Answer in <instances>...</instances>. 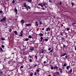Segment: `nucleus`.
Segmentation results:
<instances>
[{
	"mask_svg": "<svg viewBox=\"0 0 76 76\" xmlns=\"http://www.w3.org/2000/svg\"><path fill=\"white\" fill-rule=\"evenodd\" d=\"M61 36H63V34L62 33L61 34Z\"/></svg>",
	"mask_w": 76,
	"mask_h": 76,
	"instance_id": "obj_58",
	"label": "nucleus"
},
{
	"mask_svg": "<svg viewBox=\"0 0 76 76\" xmlns=\"http://www.w3.org/2000/svg\"><path fill=\"white\" fill-rule=\"evenodd\" d=\"M1 47L2 48H4V45H2Z\"/></svg>",
	"mask_w": 76,
	"mask_h": 76,
	"instance_id": "obj_33",
	"label": "nucleus"
},
{
	"mask_svg": "<svg viewBox=\"0 0 76 76\" xmlns=\"http://www.w3.org/2000/svg\"><path fill=\"white\" fill-rule=\"evenodd\" d=\"M71 4L72 5V6H75V5L74 4V3L73 2L71 3Z\"/></svg>",
	"mask_w": 76,
	"mask_h": 76,
	"instance_id": "obj_25",
	"label": "nucleus"
},
{
	"mask_svg": "<svg viewBox=\"0 0 76 76\" xmlns=\"http://www.w3.org/2000/svg\"><path fill=\"white\" fill-rule=\"evenodd\" d=\"M28 7L29 9H31V7H30L28 6Z\"/></svg>",
	"mask_w": 76,
	"mask_h": 76,
	"instance_id": "obj_48",
	"label": "nucleus"
},
{
	"mask_svg": "<svg viewBox=\"0 0 76 76\" xmlns=\"http://www.w3.org/2000/svg\"><path fill=\"white\" fill-rule=\"evenodd\" d=\"M43 63H46V61H44L43 62Z\"/></svg>",
	"mask_w": 76,
	"mask_h": 76,
	"instance_id": "obj_59",
	"label": "nucleus"
},
{
	"mask_svg": "<svg viewBox=\"0 0 76 76\" xmlns=\"http://www.w3.org/2000/svg\"><path fill=\"white\" fill-rule=\"evenodd\" d=\"M48 39H45V41H48Z\"/></svg>",
	"mask_w": 76,
	"mask_h": 76,
	"instance_id": "obj_28",
	"label": "nucleus"
},
{
	"mask_svg": "<svg viewBox=\"0 0 76 76\" xmlns=\"http://www.w3.org/2000/svg\"><path fill=\"white\" fill-rule=\"evenodd\" d=\"M37 72H39V69H38L37 70Z\"/></svg>",
	"mask_w": 76,
	"mask_h": 76,
	"instance_id": "obj_27",
	"label": "nucleus"
},
{
	"mask_svg": "<svg viewBox=\"0 0 76 76\" xmlns=\"http://www.w3.org/2000/svg\"><path fill=\"white\" fill-rule=\"evenodd\" d=\"M0 74H1L2 75H3V71H0Z\"/></svg>",
	"mask_w": 76,
	"mask_h": 76,
	"instance_id": "obj_19",
	"label": "nucleus"
},
{
	"mask_svg": "<svg viewBox=\"0 0 76 76\" xmlns=\"http://www.w3.org/2000/svg\"><path fill=\"white\" fill-rule=\"evenodd\" d=\"M29 57H30V58H32V56H29Z\"/></svg>",
	"mask_w": 76,
	"mask_h": 76,
	"instance_id": "obj_61",
	"label": "nucleus"
},
{
	"mask_svg": "<svg viewBox=\"0 0 76 76\" xmlns=\"http://www.w3.org/2000/svg\"><path fill=\"white\" fill-rule=\"evenodd\" d=\"M37 75V72H35V73H34V75Z\"/></svg>",
	"mask_w": 76,
	"mask_h": 76,
	"instance_id": "obj_52",
	"label": "nucleus"
},
{
	"mask_svg": "<svg viewBox=\"0 0 76 76\" xmlns=\"http://www.w3.org/2000/svg\"><path fill=\"white\" fill-rule=\"evenodd\" d=\"M32 1V0H28V2H31V1Z\"/></svg>",
	"mask_w": 76,
	"mask_h": 76,
	"instance_id": "obj_37",
	"label": "nucleus"
},
{
	"mask_svg": "<svg viewBox=\"0 0 76 76\" xmlns=\"http://www.w3.org/2000/svg\"><path fill=\"white\" fill-rule=\"evenodd\" d=\"M51 69H52V70H53V69H54V67H51Z\"/></svg>",
	"mask_w": 76,
	"mask_h": 76,
	"instance_id": "obj_35",
	"label": "nucleus"
},
{
	"mask_svg": "<svg viewBox=\"0 0 76 76\" xmlns=\"http://www.w3.org/2000/svg\"><path fill=\"white\" fill-rule=\"evenodd\" d=\"M12 55L14 56V54L13 53H12Z\"/></svg>",
	"mask_w": 76,
	"mask_h": 76,
	"instance_id": "obj_57",
	"label": "nucleus"
},
{
	"mask_svg": "<svg viewBox=\"0 0 76 76\" xmlns=\"http://www.w3.org/2000/svg\"><path fill=\"white\" fill-rule=\"evenodd\" d=\"M34 50V48H30V51H33Z\"/></svg>",
	"mask_w": 76,
	"mask_h": 76,
	"instance_id": "obj_6",
	"label": "nucleus"
},
{
	"mask_svg": "<svg viewBox=\"0 0 76 76\" xmlns=\"http://www.w3.org/2000/svg\"><path fill=\"white\" fill-rule=\"evenodd\" d=\"M56 73H57V74H58V75H59V74L60 73V72H56Z\"/></svg>",
	"mask_w": 76,
	"mask_h": 76,
	"instance_id": "obj_20",
	"label": "nucleus"
},
{
	"mask_svg": "<svg viewBox=\"0 0 76 76\" xmlns=\"http://www.w3.org/2000/svg\"><path fill=\"white\" fill-rule=\"evenodd\" d=\"M67 66V64H64L63 65V66H64V67H65V66Z\"/></svg>",
	"mask_w": 76,
	"mask_h": 76,
	"instance_id": "obj_22",
	"label": "nucleus"
},
{
	"mask_svg": "<svg viewBox=\"0 0 76 76\" xmlns=\"http://www.w3.org/2000/svg\"><path fill=\"white\" fill-rule=\"evenodd\" d=\"M60 72L61 73H63V71H61V70H60Z\"/></svg>",
	"mask_w": 76,
	"mask_h": 76,
	"instance_id": "obj_45",
	"label": "nucleus"
},
{
	"mask_svg": "<svg viewBox=\"0 0 76 76\" xmlns=\"http://www.w3.org/2000/svg\"><path fill=\"white\" fill-rule=\"evenodd\" d=\"M69 67H66V69H69Z\"/></svg>",
	"mask_w": 76,
	"mask_h": 76,
	"instance_id": "obj_54",
	"label": "nucleus"
},
{
	"mask_svg": "<svg viewBox=\"0 0 76 76\" xmlns=\"http://www.w3.org/2000/svg\"><path fill=\"white\" fill-rule=\"evenodd\" d=\"M23 31H21L20 34V37H22V36H23Z\"/></svg>",
	"mask_w": 76,
	"mask_h": 76,
	"instance_id": "obj_3",
	"label": "nucleus"
},
{
	"mask_svg": "<svg viewBox=\"0 0 76 76\" xmlns=\"http://www.w3.org/2000/svg\"><path fill=\"white\" fill-rule=\"evenodd\" d=\"M23 67H20V70H21L22 69H23Z\"/></svg>",
	"mask_w": 76,
	"mask_h": 76,
	"instance_id": "obj_49",
	"label": "nucleus"
},
{
	"mask_svg": "<svg viewBox=\"0 0 76 76\" xmlns=\"http://www.w3.org/2000/svg\"><path fill=\"white\" fill-rule=\"evenodd\" d=\"M75 50H76V48L75 47Z\"/></svg>",
	"mask_w": 76,
	"mask_h": 76,
	"instance_id": "obj_64",
	"label": "nucleus"
},
{
	"mask_svg": "<svg viewBox=\"0 0 76 76\" xmlns=\"http://www.w3.org/2000/svg\"><path fill=\"white\" fill-rule=\"evenodd\" d=\"M32 75H33V73H31V74H30V76H32Z\"/></svg>",
	"mask_w": 76,
	"mask_h": 76,
	"instance_id": "obj_32",
	"label": "nucleus"
},
{
	"mask_svg": "<svg viewBox=\"0 0 76 76\" xmlns=\"http://www.w3.org/2000/svg\"><path fill=\"white\" fill-rule=\"evenodd\" d=\"M39 35H41L42 37L43 36V34L42 33H40L39 34Z\"/></svg>",
	"mask_w": 76,
	"mask_h": 76,
	"instance_id": "obj_18",
	"label": "nucleus"
},
{
	"mask_svg": "<svg viewBox=\"0 0 76 76\" xmlns=\"http://www.w3.org/2000/svg\"><path fill=\"white\" fill-rule=\"evenodd\" d=\"M48 3L47 2H44L43 4V6H45V8H47L48 6V5L47 4Z\"/></svg>",
	"mask_w": 76,
	"mask_h": 76,
	"instance_id": "obj_1",
	"label": "nucleus"
},
{
	"mask_svg": "<svg viewBox=\"0 0 76 76\" xmlns=\"http://www.w3.org/2000/svg\"><path fill=\"white\" fill-rule=\"evenodd\" d=\"M49 2H50V3H53V1H51V0H49Z\"/></svg>",
	"mask_w": 76,
	"mask_h": 76,
	"instance_id": "obj_31",
	"label": "nucleus"
},
{
	"mask_svg": "<svg viewBox=\"0 0 76 76\" xmlns=\"http://www.w3.org/2000/svg\"><path fill=\"white\" fill-rule=\"evenodd\" d=\"M21 22L22 23H25V22H24V20H21Z\"/></svg>",
	"mask_w": 76,
	"mask_h": 76,
	"instance_id": "obj_12",
	"label": "nucleus"
},
{
	"mask_svg": "<svg viewBox=\"0 0 76 76\" xmlns=\"http://www.w3.org/2000/svg\"><path fill=\"white\" fill-rule=\"evenodd\" d=\"M26 7V8L27 10H28V7Z\"/></svg>",
	"mask_w": 76,
	"mask_h": 76,
	"instance_id": "obj_46",
	"label": "nucleus"
},
{
	"mask_svg": "<svg viewBox=\"0 0 76 76\" xmlns=\"http://www.w3.org/2000/svg\"><path fill=\"white\" fill-rule=\"evenodd\" d=\"M75 24H76V23H72V25H75Z\"/></svg>",
	"mask_w": 76,
	"mask_h": 76,
	"instance_id": "obj_55",
	"label": "nucleus"
},
{
	"mask_svg": "<svg viewBox=\"0 0 76 76\" xmlns=\"http://www.w3.org/2000/svg\"><path fill=\"white\" fill-rule=\"evenodd\" d=\"M31 24H26V25L27 26H31Z\"/></svg>",
	"mask_w": 76,
	"mask_h": 76,
	"instance_id": "obj_10",
	"label": "nucleus"
},
{
	"mask_svg": "<svg viewBox=\"0 0 76 76\" xmlns=\"http://www.w3.org/2000/svg\"><path fill=\"white\" fill-rule=\"evenodd\" d=\"M67 57H68L67 56H65V58H67Z\"/></svg>",
	"mask_w": 76,
	"mask_h": 76,
	"instance_id": "obj_53",
	"label": "nucleus"
},
{
	"mask_svg": "<svg viewBox=\"0 0 76 76\" xmlns=\"http://www.w3.org/2000/svg\"><path fill=\"white\" fill-rule=\"evenodd\" d=\"M37 64H35V65H34V67H36V66H37Z\"/></svg>",
	"mask_w": 76,
	"mask_h": 76,
	"instance_id": "obj_56",
	"label": "nucleus"
},
{
	"mask_svg": "<svg viewBox=\"0 0 76 76\" xmlns=\"http://www.w3.org/2000/svg\"><path fill=\"white\" fill-rule=\"evenodd\" d=\"M50 31V28H48L46 29V31Z\"/></svg>",
	"mask_w": 76,
	"mask_h": 76,
	"instance_id": "obj_8",
	"label": "nucleus"
},
{
	"mask_svg": "<svg viewBox=\"0 0 76 76\" xmlns=\"http://www.w3.org/2000/svg\"><path fill=\"white\" fill-rule=\"evenodd\" d=\"M51 48H49L48 49V50L49 51H50V50H51Z\"/></svg>",
	"mask_w": 76,
	"mask_h": 76,
	"instance_id": "obj_39",
	"label": "nucleus"
},
{
	"mask_svg": "<svg viewBox=\"0 0 76 76\" xmlns=\"http://www.w3.org/2000/svg\"><path fill=\"white\" fill-rule=\"evenodd\" d=\"M0 49L1 51H3V49H2V48H0Z\"/></svg>",
	"mask_w": 76,
	"mask_h": 76,
	"instance_id": "obj_21",
	"label": "nucleus"
},
{
	"mask_svg": "<svg viewBox=\"0 0 76 76\" xmlns=\"http://www.w3.org/2000/svg\"><path fill=\"white\" fill-rule=\"evenodd\" d=\"M69 30H70V28H66V31H69Z\"/></svg>",
	"mask_w": 76,
	"mask_h": 76,
	"instance_id": "obj_26",
	"label": "nucleus"
},
{
	"mask_svg": "<svg viewBox=\"0 0 76 76\" xmlns=\"http://www.w3.org/2000/svg\"><path fill=\"white\" fill-rule=\"evenodd\" d=\"M6 17H5L4 18L1 20V22L2 23H3V21H6Z\"/></svg>",
	"mask_w": 76,
	"mask_h": 76,
	"instance_id": "obj_2",
	"label": "nucleus"
},
{
	"mask_svg": "<svg viewBox=\"0 0 76 76\" xmlns=\"http://www.w3.org/2000/svg\"><path fill=\"white\" fill-rule=\"evenodd\" d=\"M71 72H72V69L70 70V72H69L70 73Z\"/></svg>",
	"mask_w": 76,
	"mask_h": 76,
	"instance_id": "obj_29",
	"label": "nucleus"
},
{
	"mask_svg": "<svg viewBox=\"0 0 76 76\" xmlns=\"http://www.w3.org/2000/svg\"><path fill=\"white\" fill-rule=\"evenodd\" d=\"M26 50V49H23V51H25V50Z\"/></svg>",
	"mask_w": 76,
	"mask_h": 76,
	"instance_id": "obj_42",
	"label": "nucleus"
},
{
	"mask_svg": "<svg viewBox=\"0 0 76 76\" xmlns=\"http://www.w3.org/2000/svg\"><path fill=\"white\" fill-rule=\"evenodd\" d=\"M0 13H3V11L1 10H0Z\"/></svg>",
	"mask_w": 76,
	"mask_h": 76,
	"instance_id": "obj_36",
	"label": "nucleus"
},
{
	"mask_svg": "<svg viewBox=\"0 0 76 76\" xmlns=\"http://www.w3.org/2000/svg\"><path fill=\"white\" fill-rule=\"evenodd\" d=\"M67 54L66 53H64L63 54L60 56L61 57H63V56H65L66 55H67Z\"/></svg>",
	"mask_w": 76,
	"mask_h": 76,
	"instance_id": "obj_4",
	"label": "nucleus"
},
{
	"mask_svg": "<svg viewBox=\"0 0 76 76\" xmlns=\"http://www.w3.org/2000/svg\"><path fill=\"white\" fill-rule=\"evenodd\" d=\"M14 33H15L16 35H18V33L17 32V31H14Z\"/></svg>",
	"mask_w": 76,
	"mask_h": 76,
	"instance_id": "obj_14",
	"label": "nucleus"
},
{
	"mask_svg": "<svg viewBox=\"0 0 76 76\" xmlns=\"http://www.w3.org/2000/svg\"><path fill=\"white\" fill-rule=\"evenodd\" d=\"M53 49H52V50H51L50 51V52H49V53H50V52H53Z\"/></svg>",
	"mask_w": 76,
	"mask_h": 76,
	"instance_id": "obj_24",
	"label": "nucleus"
},
{
	"mask_svg": "<svg viewBox=\"0 0 76 76\" xmlns=\"http://www.w3.org/2000/svg\"><path fill=\"white\" fill-rule=\"evenodd\" d=\"M25 40L27 41L29 40V39L28 38H26L25 39Z\"/></svg>",
	"mask_w": 76,
	"mask_h": 76,
	"instance_id": "obj_23",
	"label": "nucleus"
},
{
	"mask_svg": "<svg viewBox=\"0 0 76 76\" xmlns=\"http://www.w3.org/2000/svg\"><path fill=\"white\" fill-rule=\"evenodd\" d=\"M11 31H12V29H9V31L10 32H11Z\"/></svg>",
	"mask_w": 76,
	"mask_h": 76,
	"instance_id": "obj_44",
	"label": "nucleus"
},
{
	"mask_svg": "<svg viewBox=\"0 0 76 76\" xmlns=\"http://www.w3.org/2000/svg\"><path fill=\"white\" fill-rule=\"evenodd\" d=\"M58 67H54V70H55V69H56V68L58 69Z\"/></svg>",
	"mask_w": 76,
	"mask_h": 76,
	"instance_id": "obj_34",
	"label": "nucleus"
},
{
	"mask_svg": "<svg viewBox=\"0 0 76 76\" xmlns=\"http://www.w3.org/2000/svg\"><path fill=\"white\" fill-rule=\"evenodd\" d=\"M1 39L2 41H4V40H5V39L3 37L1 38Z\"/></svg>",
	"mask_w": 76,
	"mask_h": 76,
	"instance_id": "obj_13",
	"label": "nucleus"
},
{
	"mask_svg": "<svg viewBox=\"0 0 76 76\" xmlns=\"http://www.w3.org/2000/svg\"><path fill=\"white\" fill-rule=\"evenodd\" d=\"M61 39L62 40H64V38H61Z\"/></svg>",
	"mask_w": 76,
	"mask_h": 76,
	"instance_id": "obj_40",
	"label": "nucleus"
},
{
	"mask_svg": "<svg viewBox=\"0 0 76 76\" xmlns=\"http://www.w3.org/2000/svg\"><path fill=\"white\" fill-rule=\"evenodd\" d=\"M38 6H41V7H43V5H42L41 4H38Z\"/></svg>",
	"mask_w": 76,
	"mask_h": 76,
	"instance_id": "obj_9",
	"label": "nucleus"
},
{
	"mask_svg": "<svg viewBox=\"0 0 76 76\" xmlns=\"http://www.w3.org/2000/svg\"><path fill=\"white\" fill-rule=\"evenodd\" d=\"M66 47V46L65 45L63 44V47Z\"/></svg>",
	"mask_w": 76,
	"mask_h": 76,
	"instance_id": "obj_47",
	"label": "nucleus"
},
{
	"mask_svg": "<svg viewBox=\"0 0 76 76\" xmlns=\"http://www.w3.org/2000/svg\"><path fill=\"white\" fill-rule=\"evenodd\" d=\"M44 41H45V40H44V39H43V42H44Z\"/></svg>",
	"mask_w": 76,
	"mask_h": 76,
	"instance_id": "obj_60",
	"label": "nucleus"
},
{
	"mask_svg": "<svg viewBox=\"0 0 76 76\" xmlns=\"http://www.w3.org/2000/svg\"><path fill=\"white\" fill-rule=\"evenodd\" d=\"M40 39H41L40 41H42V39H43V37H41L40 38Z\"/></svg>",
	"mask_w": 76,
	"mask_h": 76,
	"instance_id": "obj_11",
	"label": "nucleus"
},
{
	"mask_svg": "<svg viewBox=\"0 0 76 76\" xmlns=\"http://www.w3.org/2000/svg\"><path fill=\"white\" fill-rule=\"evenodd\" d=\"M23 5L24 7H27L26 6H27V5L26 4V3H24L23 4Z\"/></svg>",
	"mask_w": 76,
	"mask_h": 76,
	"instance_id": "obj_5",
	"label": "nucleus"
},
{
	"mask_svg": "<svg viewBox=\"0 0 76 76\" xmlns=\"http://www.w3.org/2000/svg\"><path fill=\"white\" fill-rule=\"evenodd\" d=\"M42 30H44V28H42Z\"/></svg>",
	"mask_w": 76,
	"mask_h": 76,
	"instance_id": "obj_63",
	"label": "nucleus"
},
{
	"mask_svg": "<svg viewBox=\"0 0 76 76\" xmlns=\"http://www.w3.org/2000/svg\"><path fill=\"white\" fill-rule=\"evenodd\" d=\"M34 57H35V58H36V59H37V57H38L37 56H34Z\"/></svg>",
	"mask_w": 76,
	"mask_h": 76,
	"instance_id": "obj_43",
	"label": "nucleus"
},
{
	"mask_svg": "<svg viewBox=\"0 0 76 76\" xmlns=\"http://www.w3.org/2000/svg\"><path fill=\"white\" fill-rule=\"evenodd\" d=\"M29 61H30V62H31V61H32V59H29Z\"/></svg>",
	"mask_w": 76,
	"mask_h": 76,
	"instance_id": "obj_41",
	"label": "nucleus"
},
{
	"mask_svg": "<svg viewBox=\"0 0 76 76\" xmlns=\"http://www.w3.org/2000/svg\"><path fill=\"white\" fill-rule=\"evenodd\" d=\"M35 23H36L37 26H38V22L37 21Z\"/></svg>",
	"mask_w": 76,
	"mask_h": 76,
	"instance_id": "obj_15",
	"label": "nucleus"
},
{
	"mask_svg": "<svg viewBox=\"0 0 76 76\" xmlns=\"http://www.w3.org/2000/svg\"><path fill=\"white\" fill-rule=\"evenodd\" d=\"M15 3V1H14V0H13L12 1V3L14 4Z\"/></svg>",
	"mask_w": 76,
	"mask_h": 76,
	"instance_id": "obj_50",
	"label": "nucleus"
},
{
	"mask_svg": "<svg viewBox=\"0 0 76 76\" xmlns=\"http://www.w3.org/2000/svg\"><path fill=\"white\" fill-rule=\"evenodd\" d=\"M59 4L60 5H61V4H62V3L61 1L60 2Z\"/></svg>",
	"mask_w": 76,
	"mask_h": 76,
	"instance_id": "obj_38",
	"label": "nucleus"
},
{
	"mask_svg": "<svg viewBox=\"0 0 76 76\" xmlns=\"http://www.w3.org/2000/svg\"><path fill=\"white\" fill-rule=\"evenodd\" d=\"M55 16H53V18H55Z\"/></svg>",
	"mask_w": 76,
	"mask_h": 76,
	"instance_id": "obj_62",
	"label": "nucleus"
},
{
	"mask_svg": "<svg viewBox=\"0 0 76 76\" xmlns=\"http://www.w3.org/2000/svg\"><path fill=\"white\" fill-rule=\"evenodd\" d=\"M42 52H41V53H44V50H42Z\"/></svg>",
	"mask_w": 76,
	"mask_h": 76,
	"instance_id": "obj_30",
	"label": "nucleus"
},
{
	"mask_svg": "<svg viewBox=\"0 0 76 76\" xmlns=\"http://www.w3.org/2000/svg\"><path fill=\"white\" fill-rule=\"evenodd\" d=\"M28 38H32V36L31 35H29L28 36Z\"/></svg>",
	"mask_w": 76,
	"mask_h": 76,
	"instance_id": "obj_17",
	"label": "nucleus"
},
{
	"mask_svg": "<svg viewBox=\"0 0 76 76\" xmlns=\"http://www.w3.org/2000/svg\"><path fill=\"white\" fill-rule=\"evenodd\" d=\"M38 21L39 22L40 25H41L42 24V22L39 21V20H38Z\"/></svg>",
	"mask_w": 76,
	"mask_h": 76,
	"instance_id": "obj_16",
	"label": "nucleus"
},
{
	"mask_svg": "<svg viewBox=\"0 0 76 76\" xmlns=\"http://www.w3.org/2000/svg\"><path fill=\"white\" fill-rule=\"evenodd\" d=\"M14 10L15 12L16 15L17 14V13H18V10L16 9V8H15Z\"/></svg>",
	"mask_w": 76,
	"mask_h": 76,
	"instance_id": "obj_7",
	"label": "nucleus"
},
{
	"mask_svg": "<svg viewBox=\"0 0 76 76\" xmlns=\"http://www.w3.org/2000/svg\"><path fill=\"white\" fill-rule=\"evenodd\" d=\"M62 70V69H61V68H59V70Z\"/></svg>",
	"mask_w": 76,
	"mask_h": 76,
	"instance_id": "obj_51",
	"label": "nucleus"
}]
</instances>
